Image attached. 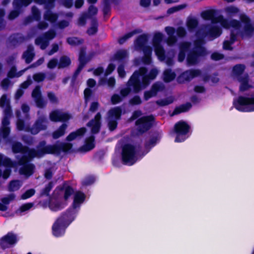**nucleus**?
I'll list each match as a JSON object with an SVG mask.
<instances>
[{
  "label": "nucleus",
  "instance_id": "f704fd0d",
  "mask_svg": "<svg viewBox=\"0 0 254 254\" xmlns=\"http://www.w3.org/2000/svg\"><path fill=\"white\" fill-rule=\"evenodd\" d=\"M160 136L159 133H155V135L151 137L149 141H146L144 144V147L146 149L150 150L154 147L157 143V142L159 140Z\"/></svg>",
  "mask_w": 254,
  "mask_h": 254
},
{
  "label": "nucleus",
  "instance_id": "338daca9",
  "mask_svg": "<svg viewBox=\"0 0 254 254\" xmlns=\"http://www.w3.org/2000/svg\"><path fill=\"white\" fill-rule=\"evenodd\" d=\"M35 190L33 189H30L25 191L21 196V199H26L29 198L34 195Z\"/></svg>",
  "mask_w": 254,
  "mask_h": 254
},
{
  "label": "nucleus",
  "instance_id": "2f4dec72",
  "mask_svg": "<svg viewBox=\"0 0 254 254\" xmlns=\"http://www.w3.org/2000/svg\"><path fill=\"white\" fill-rule=\"evenodd\" d=\"M60 191L64 190V198L65 200H67L69 197L73 193L74 190L70 186L63 185L57 188Z\"/></svg>",
  "mask_w": 254,
  "mask_h": 254
},
{
  "label": "nucleus",
  "instance_id": "4d7b16f0",
  "mask_svg": "<svg viewBox=\"0 0 254 254\" xmlns=\"http://www.w3.org/2000/svg\"><path fill=\"white\" fill-rule=\"evenodd\" d=\"M30 160L27 158L26 154H23V155L18 159L17 161H16V167L17 166H23L24 165H26L29 163Z\"/></svg>",
  "mask_w": 254,
  "mask_h": 254
},
{
  "label": "nucleus",
  "instance_id": "aec40b11",
  "mask_svg": "<svg viewBox=\"0 0 254 254\" xmlns=\"http://www.w3.org/2000/svg\"><path fill=\"white\" fill-rule=\"evenodd\" d=\"M122 109L120 106L115 107L108 112V119L120 120L122 115Z\"/></svg>",
  "mask_w": 254,
  "mask_h": 254
},
{
  "label": "nucleus",
  "instance_id": "f8f14e48",
  "mask_svg": "<svg viewBox=\"0 0 254 254\" xmlns=\"http://www.w3.org/2000/svg\"><path fill=\"white\" fill-rule=\"evenodd\" d=\"M31 96L38 108L40 109L46 108L47 101L42 96L40 86L37 85L35 86L32 92Z\"/></svg>",
  "mask_w": 254,
  "mask_h": 254
},
{
  "label": "nucleus",
  "instance_id": "2eb2a0df",
  "mask_svg": "<svg viewBox=\"0 0 254 254\" xmlns=\"http://www.w3.org/2000/svg\"><path fill=\"white\" fill-rule=\"evenodd\" d=\"M18 241L17 236L12 232H8L5 235L2 237L0 239V246L3 249L6 248L5 244L13 245Z\"/></svg>",
  "mask_w": 254,
  "mask_h": 254
},
{
  "label": "nucleus",
  "instance_id": "393cba45",
  "mask_svg": "<svg viewBox=\"0 0 254 254\" xmlns=\"http://www.w3.org/2000/svg\"><path fill=\"white\" fill-rule=\"evenodd\" d=\"M238 80L240 82L239 90L244 92L248 90L251 86L249 84V78L248 75L238 77Z\"/></svg>",
  "mask_w": 254,
  "mask_h": 254
},
{
  "label": "nucleus",
  "instance_id": "4c0bfd02",
  "mask_svg": "<svg viewBox=\"0 0 254 254\" xmlns=\"http://www.w3.org/2000/svg\"><path fill=\"white\" fill-rule=\"evenodd\" d=\"M91 26L87 30V33L89 35H95L98 32V23L96 18H93L91 20Z\"/></svg>",
  "mask_w": 254,
  "mask_h": 254
},
{
  "label": "nucleus",
  "instance_id": "a18cd8bd",
  "mask_svg": "<svg viewBox=\"0 0 254 254\" xmlns=\"http://www.w3.org/2000/svg\"><path fill=\"white\" fill-rule=\"evenodd\" d=\"M4 113V117L2 120V125L3 127H8L10 124L9 119L12 115V111H10L9 109H6Z\"/></svg>",
  "mask_w": 254,
  "mask_h": 254
},
{
  "label": "nucleus",
  "instance_id": "c756f323",
  "mask_svg": "<svg viewBox=\"0 0 254 254\" xmlns=\"http://www.w3.org/2000/svg\"><path fill=\"white\" fill-rule=\"evenodd\" d=\"M154 49V52L158 59L161 61H163L166 59L165 51L163 47L161 45L153 46Z\"/></svg>",
  "mask_w": 254,
  "mask_h": 254
},
{
  "label": "nucleus",
  "instance_id": "c85d7f7f",
  "mask_svg": "<svg viewBox=\"0 0 254 254\" xmlns=\"http://www.w3.org/2000/svg\"><path fill=\"white\" fill-rule=\"evenodd\" d=\"M176 76L175 72L170 68L165 69L163 72V80L166 83H169L174 80Z\"/></svg>",
  "mask_w": 254,
  "mask_h": 254
},
{
  "label": "nucleus",
  "instance_id": "7c9ffc66",
  "mask_svg": "<svg viewBox=\"0 0 254 254\" xmlns=\"http://www.w3.org/2000/svg\"><path fill=\"white\" fill-rule=\"evenodd\" d=\"M28 148V146H24L22 144L18 141L14 142L11 145L12 152L15 153H21L23 154L25 149Z\"/></svg>",
  "mask_w": 254,
  "mask_h": 254
},
{
  "label": "nucleus",
  "instance_id": "3c124183",
  "mask_svg": "<svg viewBox=\"0 0 254 254\" xmlns=\"http://www.w3.org/2000/svg\"><path fill=\"white\" fill-rule=\"evenodd\" d=\"M245 69V66L242 64L235 65L233 68V72L235 75L240 77Z\"/></svg>",
  "mask_w": 254,
  "mask_h": 254
},
{
  "label": "nucleus",
  "instance_id": "6ab92c4d",
  "mask_svg": "<svg viewBox=\"0 0 254 254\" xmlns=\"http://www.w3.org/2000/svg\"><path fill=\"white\" fill-rule=\"evenodd\" d=\"M35 56L34 47L32 45L30 44L28 45L26 50L23 52L22 58L25 60V62L27 64H29L32 62Z\"/></svg>",
  "mask_w": 254,
  "mask_h": 254
},
{
  "label": "nucleus",
  "instance_id": "39448f33",
  "mask_svg": "<svg viewBox=\"0 0 254 254\" xmlns=\"http://www.w3.org/2000/svg\"><path fill=\"white\" fill-rule=\"evenodd\" d=\"M155 118L153 115L143 116L138 119L135 123L136 134L142 135L148 131L153 126Z\"/></svg>",
  "mask_w": 254,
  "mask_h": 254
},
{
  "label": "nucleus",
  "instance_id": "c03bdc74",
  "mask_svg": "<svg viewBox=\"0 0 254 254\" xmlns=\"http://www.w3.org/2000/svg\"><path fill=\"white\" fill-rule=\"evenodd\" d=\"M23 154H26L27 158L30 161L35 157H40L37 149L30 148L29 147H28V148L25 149Z\"/></svg>",
  "mask_w": 254,
  "mask_h": 254
},
{
  "label": "nucleus",
  "instance_id": "6e6552de",
  "mask_svg": "<svg viewBox=\"0 0 254 254\" xmlns=\"http://www.w3.org/2000/svg\"><path fill=\"white\" fill-rule=\"evenodd\" d=\"M240 19L244 24L243 30L239 32L241 37L242 38L252 37L254 33V26L252 24L250 18L245 14H242L240 16Z\"/></svg>",
  "mask_w": 254,
  "mask_h": 254
},
{
  "label": "nucleus",
  "instance_id": "864d4df0",
  "mask_svg": "<svg viewBox=\"0 0 254 254\" xmlns=\"http://www.w3.org/2000/svg\"><path fill=\"white\" fill-rule=\"evenodd\" d=\"M20 185L19 180H12L8 184V190L9 191H14L19 189Z\"/></svg>",
  "mask_w": 254,
  "mask_h": 254
},
{
  "label": "nucleus",
  "instance_id": "de8ad7c7",
  "mask_svg": "<svg viewBox=\"0 0 254 254\" xmlns=\"http://www.w3.org/2000/svg\"><path fill=\"white\" fill-rule=\"evenodd\" d=\"M67 43L72 46L81 45L83 43L84 40L76 37H68L66 39Z\"/></svg>",
  "mask_w": 254,
  "mask_h": 254
},
{
  "label": "nucleus",
  "instance_id": "4be33fe9",
  "mask_svg": "<svg viewBox=\"0 0 254 254\" xmlns=\"http://www.w3.org/2000/svg\"><path fill=\"white\" fill-rule=\"evenodd\" d=\"M86 131V128L85 127H80L74 131L70 132L66 137V140L71 141L78 137H81L84 135Z\"/></svg>",
  "mask_w": 254,
  "mask_h": 254
},
{
  "label": "nucleus",
  "instance_id": "9d476101",
  "mask_svg": "<svg viewBox=\"0 0 254 254\" xmlns=\"http://www.w3.org/2000/svg\"><path fill=\"white\" fill-rule=\"evenodd\" d=\"M26 37L20 33H14L9 36L6 41L7 48L15 49L26 40Z\"/></svg>",
  "mask_w": 254,
  "mask_h": 254
},
{
  "label": "nucleus",
  "instance_id": "ea45409f",
  "mask_svg": "<svg viewBox=\"0 0 254 254\" xmlns=\"http://www.w3.org/2000/svg\"><path fill=\"white\" fill-rule=\"evenodd\" d=\"M86 50L85 47H81L80 49L78 57L79 64H83L84 65H86L89 60V59L86 57Z\"/></svg>",
  "mask_w": 254,
  "mask_h": 254
},
{
  "label": "nucleus",
  "instance_id": "79ce46f5",
  "mask_svg": "<svg viewBox=\"0 0 254 254\" xmlns=\"http://www.w3.org/2000/svg\"><path fill=\"white\" fill-rule=\"evenodd\" d=\"M127 56V51L124 50H120L117 51L113 56V60L122 62L124 61Z\"/></svg>",
  "mask_w": 254,
  "mask_h": 254
},
{
  "label": "nucleus",
  "instance_id": "f257e3e1",
  "mask_svg": "<svg viewBox=\"0 0 254 254\" xmlns=\"http://www.w3.org/2000/svg\"><path fill=\"white\" fill-rule=\"evenodd\" d=\"M85 198V194L81 191H77L74 193L71 206L61 214L52 226L53 234L55 237H60L64 234L65 229L76 217L81 205Z\"/></svg>",
  "mask_w": 254,
  "mask_h": 254
},
{
  "label": "nucleus",
  "instance_id": "bb28decb",
  "mask_svg": "<svg viewBox=\"0 0 254 254\" xmlns=\"http://www.w3.org/2000/svg\"><path fill=\"white\" fill-rule=\"evenodd\" d=\"M67 127V125L65 123H63L57 129L53 132L52 134V137L54 139H57L63 136L65 133Z\"/></svg>",
  "mask_w": 254,
  "mask_h": 254
},
{
  "label": "nucleus",
  "instance_id": "09e8293b",
  "mask_svg": "<svg viewBox=\"0 0 254 254\" xmlns=\"http://www.w3.org/2000/svg\"><path fill=\"white\" fill-rule=\"evenodd\" d=\"M54 186V183L53 181L49 182V183L43 188L40 191V196H50V192L53 189Z\"/></svg>",
  "mask_w": 254,
  "mask_h": 254
},
{
  "label": "nucleus",
  "instance_id": "cd10ccee",
  "mask_svg": "<svg viewBox=\"0 0 254 254\" xmlns=\"http://www.w3.org/2000/svg\"><path fill=\"white\" fill-rule=\"evenodd\" d=\"M47 145L48 144H47V142L45 140L40 141L37 145L36 149L40 157L47 154Z\"/></svg>",
  "mask_w": 254,
  "mask_h": 254
},
{
  "label": "nucleus",
  "instance_id": "473e14b6",
  "mask_svg": "<svg viewBox=\"0 0 254 254\" xmlns=\"http://www.w3.org/2000/svg\"><path fill=\"white\" fill-rule=\"evenodd\" d=\"M0 165L4 166L7 168L16 167V161H12L10 158L5 157H0Z\"/></svg>",
  "mask_w": 254,
  "mask_h": 254
},
{
  "label": "nucleus",
  "instance_id": "dca6fc26",
  "mask_svg": "<svg viewBox=\"0 0 254 254\" xmlns=\"http://www.w3.org/2000/svg\"><path fill=\"white\" fill-rule=\"evenodd\" d=\"M66 205V203L58 199L50 196L49 198L48 207L51 210L54 212L60 211Z\"/></svg>",
  "mask_w": 254,
  "mask_h": 254
},
{
  "label": "nucleus",
  "instance_id": "603ef678",
  "mask_svg": "<svg viewBox=\"0 0 254 254\" xmlns=\"http://www.w3.org/2000/svg\"><path fill=\"white\" fill-rule=\"evenodd\" d=\"M174 100V98L172 96H170L165 99L157 100L156 101V103L159 106L164 107L172 104Z\"/></svg>",
  "mask_w": 254,
  "mask_h": 254
},
{
  "label": "nucleus",
  "instance_id": "423d86ee",
  "mask_svg": "<svg viewBox=\"0 0 254 254\" xmlns=\"http://www.w3.org/2000/svg\"><path fill=\"white\" fill-rule=\"evenodd\" d=\"M136 147L130 143L124 144L122 150V160L124 164L132 165L136 161Z\"/></svg>",
  "mask_w": 254,
  "mask_h": 254
},
{
  "label": "nucleus",
  "instance_id": "72a5a7b5",
  "mask_svg": "<svg viewBox=\"0 0 254 254\" xmlns=\"http://www.w3.org/2000/svg\"><path fill=\"white\" fill-rule=\"evenodd\" d=\"M0 107L4 108L3 112L6 109H9L10 111H12L10 100L5 94H3L0 98Z\"/></svg>",
  "mask_w": 254,
  "mask_h": 254
},
{
  "label": "nucleus",
  "instance_id": "0eeeda50",
  "mask_svg": "<svg viewBox=\"0 0 254 254\" xmlns=\"http://www.w3.org/2000/svg\"><path fill=\"white\" fill-rule=\"evenodd\" d=\"M207 54L205 48L200 45L195 44L194 48L188 54L187 62L189 65H193L199 62V57H204Z\"/></svg>",
  "mask_w": 254,
  "mask_h": 254
},
{
  "label": "nucleus",
  "instance_id": "bf43d9fd",
  "mask_svg": "<svg viewBox=\"0 0 254 254\" xmlns=\"http://www.w3.org/2000/svg\"><path fill=\"white\" fill-rule=\"evenodd\" d=\"M186 7V5L185 4L174 6L169 8L167 10V12L168 14H171L174 13L176 12H177L180 10H182V9L185 8Z\"/></svg>",
  "mask_w": 254,
  "mask_h": 254
},
{
  "label": "nucleus",
  "instance_id": "20e7f679",
  "mask_svg": "<svg viewBox=\"0 0 254 254\" xmlns=\"http://www.w3.org/2000/svg\"><path fill=\"white\" fill-rule=\"evenodd\" d=\"M253 95L254 96V92ZM233 105L238 111L242 112L254 111V97L240 96L233 101Z\"/></svg>",
  "mask_w": 254,
  "mask_h": 254
},
{
  "label": "nucleus",
  "instance_id": "a211bd4d",
  "mask_svg": "<svg viewBox=\"0 0 254 254\" xmlns=\"http://www.w3.org/2000/svg\"><path fill=\"white\" fill-rule=\"evenodd\" d=\"M206 27L207 31L204 32L205 36L214 39L219 37L222 34V29L218 26L208 25Z\"/></svg>",
  "mask_w": 254,
  "mask_h": 254
},
{
  "label": "nucleus",
  "instance_id": "5701e85b",
  "mask_svg": "<svg viewBox=\"0 0 254 254\" xmlns=\"http://www.w3.org/2000/svg\"><path fill=\"white\" fill-rule=\"evenodd\" d=\"M53 8H45L46 11L44 14V20L49 21L51 23H55L58 18V14L56 13H53L52 11Z\"/></svg>",
  "mask_w": 254,
  "mask_h": 254
},
{
  "label": "nucleus",
  "instance_id": "8fccbe9b",
  "mask_svg": "<svg viewBox=\"0 0 254 254\" xmlns=\"http://www.w3.org/2000/svg\"><path fill=\"white\" fill-rule=\"evenodd\" d=\"M59 150L58 143L48 144L47 154L60 155Z\"/></svg>",
  "mask_w": 254,
  "mask_h": 254
},
{
  "label": "nucleus",
  "instance_id": "f3484780",
  "mask_svg": "<svg viewBox=\"0 0 254 254\" xmlns=\"http://www.w3.org/2000/svg\"><path fill=\"white\" fill-rule=\"evenodd\" d=\"M201 15L204 19L211 20L212 23H217L222 18V15L215 16L216 11L212 9L204 11Z\"/></svg>",
  "mask_w": 254,
  "mask_h": 254
},
{
  "label": "nucleus",
  "instance_id": "7ed1b4c3",
  "mask_svg": "<svg viewBox=\"0 0 254 254\" xmlns=\"http://www.w3.org/2000/svg\"><path fill=\"white\" fill-rule=\"evenodd\" d=\"M190 129V126L187 122L183 120L177 122L173 128L174 132L176 134L175 142L185 141L189 137Z\"/></svg>",
  "mask_w": 254,
  "mask_h": 254
},
{
  "label": "nucleus",
  "instance_id": "a878e982",
  "mask_svg": "<svg viewBox=\"0 0 254 254\" xmlns=\"http://www.w3.org/2000/svg\"><path fill=\"white\" fill-rule=\"evenodd\" d=\"M147 42V37L145 34H142L138 36L134 42V45L137 49L143 48Z\"/></svg>",
  "mask_w": 254,
  "mask_h": 254
},
{
  "label": "nucleus",
  "instance_id": "a19ab883",
  "mask_svg": "<svg viewBox=\"0 0 254 254\" xmlns=\"http://www.w3.org/2000/svg\"><path fill=\"white\" fill-rule=\"evenodd\" d=\"M35 43L36 45L40 46L42 50H45L49 45V41L43 36L38 37L35 39Z\"/></svg>",
  "mask_w": 254,
  "mask_h": 254
},
{
  "label": "nucleus",
  "instance_id": "49530a36",
  "mask_svg": "<svg viewBox=\"0 0 254 254\" xmlns=\"http://www.w3.org/2000/svg\"><path fill=\"white\" fill-rule=\"evenodd\" d=\"M138 33V31L136 29L133 30L125 34L123 36L120 37L118 39V42L120 45L123 44L127 40L131 38L134 34Z\"/></svg>",
  "mask_w": 254,
  "mask_h": 254
},
{
  "label": "nucleus",
  "instance_id": "c9c22d12",
  "mask_svg": "<svg viewBox=\"0 0 254 254\" xmlns=\"http://www.w3.org/2000/svg\"><path fill=\"white\" fill-rule=\"evenodd\" d=\"M94 142L95 137L94 135H91L86 138L85 141V145L83 146L84 150L89 151L93 149L95 146Z\"/></svg>",
  "mask_w": 254,
  "mask_h": 254
},
{
  "label": "nucleus",
  "instance_id": "680f3d73",
  "mask_svg": "<svg viewBox=\"0 0 254 254\" xmlns=\"http://www.w3.org/2000/svg\"><path fill=\"white\" fill-rule=\"evenodd\" d=\"M111 11V5L110 0H103V12L104 15H106Z\"/></svg>",
  "mask_w": 254,
  "mask_h": 254
},
{
  "label": "nucleus",
  "instance_id": "0e129e2a",
  "mask_svg": "<svg viewBox=\"0 0 254 254\" xmlns=\"http://www.w3.org/2000/svg\"><path fill=\"white\" fill-rule=\"evenodd\" d=\"M32 17L34 20L39 21L41 19V13L38 8L35 6L32 7Z\"/></svg>",
  "mask_w": 254,
  "mask_h": 254
},
{
  "label": "nucleus",
  "instance_id": "f03ea898",
  "mask_svg": "<svg viewBox=\"0 0 254 254\" xmlns=\"http://www.w3.org/2000/svg\"><path fill=\"white\" fill-rule=\"evenodd\" d=\"M146 67H141L138 70L133 72V77L136 78V82L138 85H140L142 89L146 88L151 82L152 80L154 79L158 74V70L155 68L150 70L148 74Z\"/></svg>",
  "mask_w": 254,
  "mask_h": 254
},
{
  "label": "nucleus",
  "instance_id": "052dcab7",
  "mask_svg": "<svg viewBox=\"0 0 254 254\" xmlns=\"http://www.w3.org/2000/svg\"><path fill=\"white\" fill-rule=\"evenodd\" d=\"M46 78V74L43 72L36 73L33 75V80L37 82L43 81Z\"/></svg>",
  "mask_w": 254,
  "mask_h": 254
},
{
  "label": "nucleus",
  "instance_id": "412c9836",
  "mask_svg": "<svg viewBox=\"0 0 254 254\" xmlns=\"http://www.w3.org/2000/svg\"><path fill=\"white\" fill-rule=\"evenodd\" d=\"M35 165L32 163H29L20 168L19 172L21 175H23L27 177L32 175L34 172Z\"/></svg>",
  "mask_w": 254,
  "mask_h": 254
},
{
  "label": "nucleus",
  "instance_id": "69168bd1",
  "mask_svg": "<svg viewBox=\"0 0 254 254\" xmlns=\"http://www.w3.org/2000/svg\"><path fill=\"white\" fill-rule=\"evenodd\" d=\"M128 103L131 106L138 105L141 104L142 101L138 95H135L129 99Z\"/></svg>",
  "mask_w": 254,
  "mask_h": 254
},
{
  "label": "nucleus",
  "instance_id": "1a4fd4ad",
  "mask_svg": "<svg viewBox=\"0 0 254 254\" xmlns=\"http://www.w3.org/2000/svg\"><path fill=\"white\" fill-rule=\"evenodd\" d=\"M136 78L133 77L132 74L129 78L127 83V87L122 89L120 90V94L122 97H125L130 94L132 88L133 92L134 93H139L142 89L140 85H138L136 82Z\"/></svg>",
  "mask_w": 254,
  "mask_h": 254
},
{
  "label": "nucleus",
  "instance_id": "e433bc0d",
  "mask_svg": "<svg viewBox=\"0 0 254 254\" xmlns=\"http://www.w3.org/2000/svg\"><path fill=\"white\" fill-rule=\"evenodd\" d=\"M71 63L70 59L66 56H62L58 62V68H64L68 67Z\"/></svg>",
  "mask_w": 254,
  "mask_h": 254
},
{
  "label": "nucleus",
  "instance_id": "9b49d317",
  "mask_svg": "<svg viewBox=\"0 0 254 254\" xmlns=\"http://www.w3.org/2000/svg\"><path fill=\"white\" fill-rule=\"evenodd\" d=\"M48 120L44 116L39 117L33 126L29 127L28 131L32 134L36 135L42 130H45L47 128Z\"/></svg>",
  "mask_w": 254,
  "mask_h": 254
},
{
  "label": "nucleus",
  "instance_id": "4468645a",
  "mask_svg": "<svg viewBox=\"0 0 254 254\" xmlns=\"http://www.w3.org/2000/svg\"><path fill=\"white\" fill-rule=\"evenodd\" d=\"M101 114L98 112L94 118L87 124V126L91 127V132L95 134L99 132L101 127Z\"/></svg>",
  "mask_w": 254,
  "mask_h": 254
},
{
  "label": "nucleus",
  "instance_id": "58836bf2",
  "mask_svg": "<svg viewBox=\"0 0 254 254\" xmlns=\"http://www.w3.org/2000/svg\"><path fill=\"white\" fill-rule=\"evenodd\" d=\"M59 150V154L62 152L67 153L70 152L72 148V144L70 142H60L58 143Z\"/></svg>",
  "mask_w": 254,
  "mask_h": 254
},
{
  "label": "nucleus",
  "instance_id": "774afa93",
  "mask_svg": "<svg viewBox=\"0 0 254 254\" xmlns=\"http://www.w3.org/2000/svg\"><path fill=\"white\" fill-rule=\"evenodd\" d=\"M118 121L116 120L108 119V126L110 130L113 131L116 129L118 124Z\"/></svg>",
  "mask_w": 254,
  "mask_h": 254
},
{
  "label": "nucleus",
  "instance_id": "ddd939ff",
  "mask_svg": "<svg viewBox=\"0 0 254 254\" xmlns=\"http://www.w3.org/2000/svg\"><path fill=\"white\" fill-rule=\"evenodd\" d=\"M201 75V71L198 69H191L185 71L178 77L179 83L190 81L193 78Z\"/></svg>",
  "mask_w": 254,
  "mask_h": 254
},
{
  "label": "nucleus",
  "instance_id": "13d9d810",
  "mask_svg": "<svg viewBox=\"0 0 254 254\" xmlns=\"http://www.w3.org/2000/svg\"><path fill=\"white\" fill-rule=\"evenodd\" d=\"M60 112L58 110L52 111L49 115L50 120L54 122H59Z\"/></svg>",
  "mask_w": 254,
  "mask_h": 254
},
{
  "label": "nucleus",
  "instance_id": "e2e57ef3",
  "mask_svg": "<svg viewBox=\"0 0 254 254\" xmlns=\"http://www.w3.org/2000/svg\"><path fill=\"white\" fill-rule=\"evenodd\" d=\"M98 9L96 7L94 6L93 5H90L88 9V12L87 13L88 14V16L89 18L92 19L93 16H94L97 14Z\"/></svg>",
  "mask_w": 254,
  "mask_h": 254
},
{
  "label": "nucleus",
  "instance_id": "6e6d98bb",
  "mask_svg": "<svg viewBox=\"0 0 254 254\" xmlns=\"http://www.w3.org/2000/svg\"><path fill=\"white\" fill-rule=\"evenodd\" d=\"M163 40V34L161 33L158 32L154 35L152 40V45H161V43Z\"/></svg>",
  "mask_w": 254,
  "mask_h": 254
},
{
  "label": "nucleus",
  "instance_id": "37998d69",
  "mask_svg": "<svg viewBox=\"0 0 254 254\" xmlns=\"http://www.w3.org/2000/svg\"><path fill=\"white\" fill-rule=\"evenodd\" d=\"M198 20L195 18H190L187 22V26L189 31H193L198 26Z\"/></svg>",
  "mask_w": 254,
  "mask_h": 254
},
{
  "label": "nucleus",
  "instance_id": "5fc2aeb1",
  "mask_svg": "<svg viewBox=\"0 0 254 254\" xmlns=\"http://www.w3.org/2000/svg\"><path fill=\"white\" fill-rule=\"evenodd\" d=\"M33 205H34V204L32 202H28V203H24V204H22L19 207L18 209H17L16 211V213H21L24 212L27 210H29L33 206Z\"/></svg>",
  "mask_w": 254,
  "mask_h": 254
},
{
  "label": "nucleus",
  "instance_id": "b1692460",
  "mask_svg": "<svg viewBox=\"0 0 254 254\" xmlns=\"http://www.w3.org/2000/svg\"><path fill=\"white\" fill-rule=\"evenodd\" d=\"M191 107V104L190 102L182 104L175 108L172 115L174 116L180 114L182 113L187 112L190 109Z\"/></svg>",
  "mask_w": 254,
  "mask_h": 254
}]
</instances>
